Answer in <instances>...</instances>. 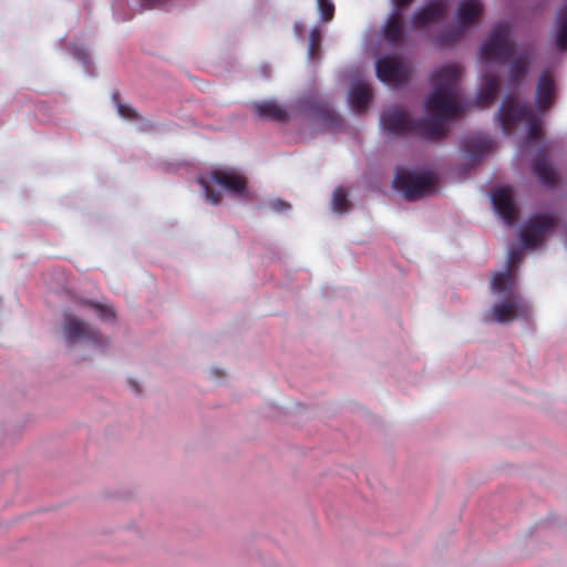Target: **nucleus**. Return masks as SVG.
I'll use <instances>...</instances> for the list:
<instances>
[{
	"mask_svg": "<svg viewBox=\"0 0 567 567\" xmlns=\"http://www.w3.org/2000/svg\"><path fill=\"white\" fill-rule=\"evenodd\" d=\"M530 64V58L527 54H520L511 60L509 81L514 84L520 83L527 75Z\"/></svg>",
	"mask_w": 567,
	"mask_h": 567,
	"instance_id": "obj_22",
	"label": "nucleus"
},
{
	"mask_svg": "<svg viewBox=\"0 0 567 567\" xmlns=\"http://www.w3.org/2000/svg\"><path fill=\"white\" fill-rule=\"evenodd\" d=\"M93 307L102 320H113L115 318V312L112 307L101 303H94Z\"/></svg>",
	"mask_w": 567,
	"mask_h": 567,
	"instance_id": "obj_29",
	"label": "nucleus"
},
{
	"mask_svg": "<svg viewBox=\"0 0 567 567\" xmlns=\"http://www.w3.org/2000/svg\"><path fill=\"white\" fill-rule=\"evenodd\" d=\"M117 112L122 117L126 120H136L138 117L135 110L123 103L117 104Z\"/></svg>",
	"mask_w": 567,
	"mask_h": 567,
	"instance_id": "obj_31",
	"label": "nucleus"
},
{
	"mask_svg": "<svg viewBox=\"0 0 567 567\" xmlns=\"http://www.w3.org/2000/svg\"><path fill=\"white\" fill-rule=\"evenodd\" d=\"M320 117L322 124L329 130H333L334 126L340 124V116L333 110H330L327 106L320 110Z\"/></svg>",
	"mask_w": 567,
	"mask_h": 567,
	"instance_id": "obj_27",
	"label": "nucleus"
},
{
	"mask_svg": "<svg viewBox=\"0 0 567 567\" xmlns=\"http://www.w3.org/2000/svg\"><path fill=\"white\" fill-rule=\"evenodd\" d=\"M436 179L433 173H412L399 171L393 179V186L401 192L405 199L414 200L434 192Z\"/></svg>",
	"mask_w": 567,
	"mask_h": 567,
	"instance_id": "obj_5",
	"label": "nucleus"
},
{
	"mask_svg": "<svg viewBox=\"0 0 567 567\" xmlns=\"http://www.w3.org/2000/svg\"><path fill=\"white\" fill-rule=\"evenodd\" d=\"M332 208L337 213H346L349 208L348 195L344 188L338 187L332 195Z\"/></svg>",
	"mask_w": 567,
	"mask_h": 567,
	"instance_id": "obj_25",
	"label": "nucleus"
},
{
	"mask_svg": "<svg viewBox=\"0 0 567 567\" xmlns=\"http://www.w3.org/2000/svg\"><path fill=\"white\" fill-rule=\"evenodd\" d=\"M394 4V11L402 12L408 6H410L413 0H392Z\"/></svg>",
	"mask_w": 567,
	"mask_h": 567,
	"instance_id": "obj_34",
	"label": "nucleus"
},
{
	"mask_svg": "<svg viewBox=\"0 0 567 567\" xmlns=\"http://www.w3.org/2000/svg\"><path fill=\"white\" fill-rule=\"evenodd\" d=\"M492 204L496 213L507 225H514L517 218V210L513 200L512 190L508 187H498L493 190Z\"/></svg>",
	"mask_w": 567,
	"mask_h": 567,
	"instance_id": "obj_14",
	"label": "nucleus"
},
{
	"mask_svg": "<svg viewBox=\"0 0 567 567\" xmlns=\"http://www.w3.org/2000/svg\"><path fill=\"white\" fill-rule=\"evenodd\" d=\"M375 69L380 81L394 86L406 83L411 74L410 66L402 59L394 55L380 56Z\"/></svg>",
	"mask_w": 567,
	"mask_h": 567,
	"instance_id": "obj_7",
	"label": "nucleus"
},
{
	"mask_svg": "<svg viewBox=\"0 0 567 567\" xmlns=\"http://www.w3.org/2000/svg\"><path fill=\"white\" fill-rule=\"evenodd\" d=\"M497 117L504 133H508L520 122L528 123V142H535L543 136L540 120L537 118L529 105L519 103L514 97H507L499 106Z\"/></svg>",
	"mask_w": 567,
	"mask_h": 567,
	"instance_id": "obj_3",
	"label": "nucleus"
},
{
	"mask_svg": "<svg viewBox=\"0 0 567 567\" xmlns=\"http://www.w3.org/2000/svg\"><path fill=\"white\" fill-rule=\"evenodd\" d=\"M382 32L389 43L393 45L400 44L404 39L402 12L393 11L384 24Z\"/></svg>",
	"mask_w": 567,
	"mask_h": 567,
	"instance_id": "obj_17",
	"label": "nucleus"
},
{
	"mask_svg": "<svg viewBox=\"0 0 567 567\" xmlns=\"http://www.w3.org/2000/svg\"><path fill=\"white\" fill-rule=\"evenodd\" d=\"M499 92V81L496 75L486 76L476 97V103L481 107H486L494 103Z\"/></svg>",
	"mask_w": 567,
	"mask_h": 567,
	"instance_id": "obj_20",
	"label": "nucleus"
},
{
	"mask_svg": "<svg viewBox=\"0 0 567 567\" xmlns=\"http://www.w3.org/2000/svg\"><path fill=\"white\" fill-rule=\"evenodd\" d=\"M320 44H321V33L318 29L311 30L309 34V48H308V55L310 60H315L318 58L320 52Z\"/></svg>",
	"mask_w": 567,
	"mask_h": 567,
	"instance_id": "obj_26",
	"label": "nucleus"
},
{
	"mask_svg": "<svg viewBox=\"0 0 567 567\" xmlns=\"http://www.w3.org/2000/svg\"><path fill=\"white\" fill-rule=\"evenodd\" d=\"M557 220L547 213L533 216L520 229L519 239L524 248L535 249L544 244L547 235L556 227Z\"/></svg>",
	"mask_w": 567,
	"mask_h": 567,
	"instance_id": "obj_6",
	"label": "nucleus"
},
{
	"mask_svg": "<svg viewBox=\"0 0 567 567\" xmlns=\"http://www.w3.org/2000/svg\"><path fill=\"white\" fill-rule=\"evenodd\" d=\"M523 258L522 251L518 249H512L508 255V268L512 271V268L517 266Z\"/></svg>",
	"mask_w": 567,
	"mask_h": 567,
	"instance_id": "obj_32",
	"label": "nucleus"
},
{
	"mask_svg": "<svg viewBox=\"0 0 567 567\" xmlns=\"http://www.w3.org/2000/svg\"><path fill=\"white\" fill-rule=\"evenodd\" d=\"M494 141L487 136L476 135L464 141L463 147L466 153L475 158H481L492 151Z\"/></svg>",
	"mask_w": 567,
	"mask_h": 567,
	"instance_id": "obj_19",
	"label": "nucleus"
},
{
	"mask_svg": "<svg viewBox=\"0 0 567 567\" xmlns=\"http://www.w3.org/2000/svg\"><path fill=\"white\" fill-rule=\"evenodd\" d=\"M199 183L204 189L206 200L213 205H218L221 202L220 195L214 192L205 181H200Z\"/></svg>",
	"mask_w": 567,
	"mask_h": 567,
	"instance_id": "obj_30",
	"label": "nucleus"
},
{
	"mask_svg": "<svg viewBox=\"0 0 567 567\" xmlns=\"http://www.w3.org/2000/svg\"><path fill=\"white\" fill-rule=\"evenodd\" d=\"M210 181L235 196H244L247 190V178L233 168H216L208 174Z\"/></svg>",
	"mask_w": 567,
	"mask_h": 567,
	"instance_id": "obj_10",
	"label": "nucleus"
},
{
	"mask_svg": "<svg viewBox=\"0 0 567 567\" xmlns=\"http://www.w3.org/2000/svg\"><path fill=\"white\" fill-rule=\"evenodd\" d=\"M320 17L324 22L331 21L334 16V4L331 0H317Z\"/></svg>",
	"mask_w": 567,
	"mask_h": 567,
	"instance_id": "obj_28",
	"label": "nucleus"
},
{
	"mask_svg": "<svg viewBox=\"0 0 567 567\" xmlns=\"http://www.w3.org/2000/svg\"><path fill=\"white\" fill-rule=\"evenodd\" d=\"M556 94V81L553 71L545 69L542 71L535 94V106L539 112H546L549 110L555 100Z\"/></svg>",
	"mask_w": 567,
	"mask_h": 567,
	"instance_id": "obj_12",
	"label": "nucleus"
},
{
	"mask_svg": "<svg viewBox=\"0 0 567 567\" xmlns=\"http://www.w3.org/2000/svg\"><path fill=\"white\" fill-rule=\"evenodd\" d=\"M460 69L455 64H446L432 73L433 91L425 100V109L435 118L442 122L446 132V121L461 115L463 112L460 102L457 85Z\"/></svg>",
	"mask_w": 567,
	"mask_h": 567,
	"instance_id": "obj_1",
	"label": "nucleus"
},
{
	"mask_svg": "<svg viewBox=\"0 0 567 567\" xmlns=\"http://www.w3.org/2000/svg\"><path fill=\"white\" fill-rule=\"evenodd\" d=\"M131 385L135 389L136 392H138L137 385L135 382H131Z\"/></svg>",
	"mask_w": 567,
	"mask_h": 567,
	"instance_id": "obj_35",
	"label": "nucleus"
},
{
	"mask_svg": "<svg viewBox=\"0 0 567 567\" xmlns=\"http://www.w3.org/2000/svg\"><path fill=\"white\" fill-rule=\"evenodd\" d=\"M482 10L480 0H462L456 11L458 24L463 28L474 24L480 19Z\"/></svg>",
	"mask_w": 567,
	"mask_h": 567,
	"instance_id": "obj_16",
	"label": "nucleus"
},
{
	"mask_svg": "<svg viewBox=\"0 0 567 567\" xmlns=\"http://www.w3.org/2000/svg\"><path fill=\"white\" fill-rule=\"evenodd\" d=\"M446 2L444 0H430L411 17L412 27L415 29L429 27L444 18Z\"/></svg>",
	"mask_w": 567,
	"mask_h": 567,
	"instance_id": "obj_13",
	"label": "nucleus"
},
{
	"mask_svg": "<svg viewBox=\"0 0 567 567\" xmlns=\"http://www.w3.org/2000/svg\"><path fill=\"white\" fill-rule=\"evenodd\" d=\"M530 169L542 185L554 188L558 184V174L548 161V152L545 144L537 150L530 163Z\"/></svg>",
	"mask_w": 567,
	"mask_h": 567,
	"instance_id": "obj_11",
	"label": "nucleus"
},
{
	"mask_svg": "<svg viewBox=\"0 0 567 567\" xmlns=\"http://www.w3.org/2000/svg\"><path fill=\"white\" fill-rule=\"evenodd\" d=\"M462 34L463 27L458 24L457 27H451L442 31L436 40L441 45H447L458 41Z\"/></svg>",
	"mask_w": 567,
	"mask_h": 567,
	"instance_id": "obj_24",
	"label": "nucleus"
},
{
	"mask_svg": "<svg viewBox=\"0 0 567 567\" xmlns=\"http://www.w3.org/2000/svg\"><path fill=\"white\" fill-rule=\"evenodd\" d=\"M270 207L276 212H286L290 208V204L281 199H276L270 202Z\"/></svg>",
	"mask_w": 567,
	"mask_h": 567,
	"instance_id": "obj_33",
	"label": "nucleus"
},
{
	"mask_svg": "<svg viewBox=\"0 0 567 567\" xmlns=\"http://www.w3.org/2000/svg\"><path fill=\"white\" fill-rule=\"evenodd\" d=\"M513 286V275L509 269L502 272H495L491 281V289L495 293H508V296L514 295L512 291Z\"/></svg>",
	"mask_w": 567,
	"mask_h": 567,
	"instance_id": "obj_23",
	"label": "nucleus"
},
{
	"mask_svg": "<svg viewBox=\"0 0 567 567\" xmlns=\"http://www.w3.org/2000/svg\"><path fill=\"white\" fill-rule=\"evenodd\" d=\"M372 99V90L363 82L354 83L349 92V101L354 112H363Z\"/></svg>",
	"mask_w": 567,
	"mask_h": 567,
	"instance_id": "obj_18",
	"label": "nucleus"
},
{
	"mask_svg": "<svg viewBox=\"0 0 567 567\" xmlns=\"http://www.w3.org/2000/svg\"><path fill=\"white\" fill-rule=\"evenodd\" d=\"M512 24L506 21L497 22L480 48L484 61L504 62L512 59L514 44L511 40Z\"/></svg>",
	"mask_w": 567,
	"mask_h": 567,
	"instance_id": "obj_4",
	"label": "nucleus"
},
{
	"mask_svg": "<svg viewBox=\"0 0 567 567\" xmlns=\"http://www.w3.org/2000/svg\"><path fill=\"white\" fill-rule=\"evenodd\" d=\"M555 45L558 51L567 50V0L561 4L556 18Z\"/></svg>",
	"mask_w": 567,
	"mask_h": 567,
	"instance_id": "obj_21",
	"label": "nucleus"
},
{
	"mask_svg": "<svg viewBox=\"0 0 567 567\" xmlns=\"http://www.w3.org/2000/svg\"><path fill=\"white\" fill-rule=\"evenodd\" d=\"M63 332L66 341L71 344L78 341H90L96 346L106 343V340L95 329L72 315L65 316Z\"/></svg>",
	"mask_w": 567,
	"mask_h": 567,
	"instance_id": "obj_8",
	"label": "nucleus"
},
{
	"mask_svg": "<svg viewBox=\"0 0 567 567\" xmlns=\"http://www.w3.org/2000/svg\"><path fill=\"white\" fill-rule=\"evenodd\" d=\"M492 312L495 321L506 323L516 318H527L530 307L520 297L511 295L504 301L494 305Z\"/></svg>",
	"mask_w": 567,
	"mask_h": 567,
	"instance_id": "obj_9",
	"label": "nucleus"
},
{
	"mask_svg": "<svg viewBox=\"0 0 567 567\" xmlns=\"http://www.w3.org/2000/svg\"><path fill=\"white\" fill-rule=\"evenodd\" d=\"M252 109L259 118L284 123L289 118V112L275 100L255 102Z\"/></svg>",
	"mask_w": 567,
	"mask_h": 567,
	"instance_id": "obj_15",
	"label": "nucleus"
},
{
	"mask_svg": "<svg viewBox=\"0 0 567 567\" xmlns=\"http://www.w3.org/2000/svg\"><path fill=\"white\" fill-rule=\"evenodd\" d=\"M381 124L388 135L404 136L415 135L426 141L436 142L445 137V131L441 121L435 118H412L401 107L388 109Z\"/></svg>",
	"mask_w": 567,
	"mask_h": 567,
	"instance_id": "obj_2",
	"label": "nucleus"
}]
</instances>
